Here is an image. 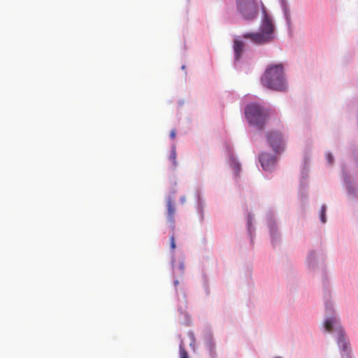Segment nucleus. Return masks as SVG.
Masks as SVG:
<instances>
[{
	"instance_id": "1",
	"label": "nucleus",
	"mask_w": 358,
	"mask_h": 358,
	"mask_svg": "<svg viewBox=\"0 0 358 358\" xmlns=\"http://www.w3.org/2000/svg\"><path fill=\"white\" fill-rule=\"evenodd\" d=\"M262 83L264 86L278 91H284L286 85L283 76L282 64L269 66L262 77Z\"/></svg>"
},
{
	"instance_id": "2",
	"label": "nucleus",
	"mask_w": 358,
	"mask_h": 358,
	"mask_svg": "<svg viewBox=\"0 0 358 358\" xmlns=\"http://www.w3.org/2000/svg\"><path fill=\"white\" fill-rule=\"evenodd\" d=\"M243 38L250 39L256 44L269 43L274 38V27L272 20L265 15L260 27V31L256 33H246Z\"/></svg>"
},
{
	"instance_id": "3",
	"label": "nucleus",
	"mask_w": 358,
	"mask_h": 358,
	"mask_svg": "<svg viewBox=\"0 0 358 358\" xmlns=\"http://www.w3.org/2000/svg\"><path fill=\"white\" fill-rule=\"evenodd\" d=\"M245 115L251 126L263 129L267 122L268 113L262 106L252 103L245 108Z\"/></svg>"
},
{
	"instance_id": "4",
	"label": "nucleus",
	"mask_w": 358,
	"mask_h": 358,
	"mask_svg": "<svg viewBox=\"0 0 358 358\" xmlns=\"http://www.w3.org/2000/svg\"><path fill=\"white\" fill-rule=\"evenodd\" d=\"M236 9L246 20H253L258 13L256 0H236Z\"/></svg>"
},
{
	"instance_id": "5",
	"label": "nucleus",
	"mask_w": 358,
	"mask_h": 358,
	"mask_svg": "<svg viewBox=\"0 0 358 358\" xmlns=\"http://www.w3.org/2000/svg\"><path fill=\"white\" fill-rule=\"evenodd\" d=\"M338 321L336 317L327 318L324 322V327L327 331H331L333 327L335 326L336 328L338 326ZM338 345L343 349V351H346L348 348V341L344 337L343 331L341 328L338 329V337H337Z\"/></svg>"
},
{
	"instance_id": "6",
	"label": "nucleus",
	"mask_w": 358,
	"mask_h": 358,
	"mask_svg": "<svg viewBox=\"0 0 358 358\" xmlns=\"http://www.w3.org/2000/svg\"><path fill=\"white\" fill-rule=\"evenodd\" d=\"M267 141L274 152H281L285 149V143L281 133L275 131H268L266 134Z\"/></svg>"
},
{
	"instance_id": "7",
	"label": "nucleus",
	"mask_w": 358,
	"mask_h": 358,
	"mask_svg": "<svg viewBox=\"0 0 358 358\" xmlns=\"http://www.w3.org/2000/svg\"><path fill=\"white\" fill-rule=\"evenodd\" d=\"M259 162L265 171H271L275 166L276 157L271 154L264 152L259 156Z\"/></svg>"
},
{
	"instance_id": "8",
	"label": "nucleus",
	"mask_w": 358,
	"mask_h": 358,
	"mask_svg": "<svg viewBox=\"0 0 358 358\" xmlns=\"http://www.w3.org/2000/svg\"><path fill=\"white\" fill-rule=\"evenodd\" d=\"M166 206H167V220L168 221L173 225L175 220L174 215L176 213V208L174 206V203L171 197L168 198L166 201Z\"/></svg>"
},
{
	"instance_id": "9",
	"label": "nucleus",
	"mask_w": 358,
	"mask_h": 358,
	"mask_svg": "<svg viewBox=\"0 0 358 358\" xmlns=\"http://www.w3.org/2000/svg\"><path fill=\"white\" fill-rule=\"evenodd\" d=\"M244 44L240 41H235L234 45V49L235 52V59L238 60L241 56Z\"/></svg>"
},
{
	"instance_id": "10",
	"label": "nucleus",
	"mask_w": 358,
	"mask_h": 358,
	"mask_svg": "<svg viewBox=\"0 0 358 358\" xmlns=\"http://www.w3.org/2000/svg\"><path fill=\"white\" fill-rule=\"evenodd\" d=\"M176 155H177V153H176V148H172L171 154L169 156V159H170V160H171V162L174 166H176V164H177Z\"/></svg>"
},
{
	"instance_id": "11",
	"label": "nucleus",
	"mask_w": 358,
	"mask_h": 358,
	"mask_svg": "<svg viewBox=\"0 0 358 358\" xmlns=\"http://www.w3.org/2000/svg\"><path fill=\"white\" fill-rule=\"evenodd\" d=\"M180 358H189L187 352L181 345H180Z\"/></svg>"
},
{
	"instance_id": "12",
	"label": "nucleus",
	"mask_w": 358,
	"mask_h": 358,
	"mask_svg": "<svg viewBox=\"0 0 358 358\" xmlns=\"http://www.w3.org/2000/svg\"><path fill=\"white\" fill-rule=\"evenodd\" d=\"M325 212H326V206L323 205L322 206L321 213H320V220L323 223H324L326 222Z\"/></svg>"
},
{
	"instance_id": "13",
	"label": "nucleus",
	"mask_w": 358,
	"mask_h": 358,
	"mask_svg": "<svg viewBox=\"0 0 358 358\" xmlns=\"http://www.w3.org/2000/svg\"><path fill=\"white\" fill-rule=\"evenodd\" d=\"M326 157H327V159L328 161V162L331 164L333 163V161H334V157L332 155L331 153L329 152V153H327L326 154Z\"/></svg>"
},
{
	"instance_id": "14",
	"label": "nucleus",
	"mask_w": 358,
	"mask_h": 358,
	"mask_svg": "<svg viewBox=\"0 0 358 358\" xmlns=\"http://www.w3.org/2000/svg\"><path fill=\"white\" fill-rule=\"evenodd\" d=\"M170 241H171V248L172 250H174L176 248V243H175L174 236H171Z\"/></svg>"
},
{
	"instance_id": "15",
	"label": "nucleus",
	"mask_w": 358,
	"mask_h": 358,
	"mask_svg": "<svg viewBox=\"0 0 358 358\" xmlns=\"http://www.w3.org/2000/svg\"><path fill=\"white\" fill-rule=\"evenodd\" d=\"M170 136L173 139L175 138V137H176V131L174 129L171 131Z\"/></svg>"
},
{
	"instance_id": "16",
	"label": "nucleus",
	"mask_w": 358,
	"mask_h": 358,
	"mask_svg": "<svg viewBox=\"0 0 358 358\" xmlns=\"http://www.w3.org/2000/svg\"><path fill=\"white\" fill-rule=\"evenodd\" d=\"M178 284H179V281H178V280H174V285H175L176 287V286H178Z\"/></svg>"
},
{
	"instance_id": "17",
	"label": "nucleus",
	"mask_w": 358,
	"mask_h": 358,
	"mask_svg": "<svg viewBox=\"0 0 358 358\" xmlns=\"http://www.w3.org/2000/svg\"><path fill=\"white\" fill-rule=\"evenodd\" d=\"M181 201H182V203L185 202V199L184 198H181Z\"/></svg>"
},
{
	"instance_id": "18",
	"label": "nucleus",
	"mask_w": 358,
	"mask_h": 358,
	"mask_svg": "<svg viewBox=\"0 0 358 358\" xmlns=\"http://www.w3.org/2000/svg\"><path fill=\"white\" fill-rule=\"evenodd\" d=\"M180 267H181V268H182V269H183V268H184V265H183V264H181V265H180Z\"/></svg>"
},
{
	"instance_id": "19",
	"label": "nucleus",
	"mask_w": 358,
	"mask_h": 358,
	"mask_svg": "<svg viewBox=\"0 0 358 358\" xmlns=\"http://www.w3.org/2000/svg\"><path fill=\"white\" fill-rule=\"evenodd\" d=\"M239 169H240L239 165H238V164H237V171H238V170H239Z\"/></svg>"
},
{
	"instance_id": "20",
	"label": "nucleus",
	"mask_w": 358,
	"mask_h": 358,
	"mask_svg": "<svg viewBox=\"0 0 358 358\" xmlns=\"http://www.w3.org/2000/svg\"><path fill=\"white\" fill-rule=\"evenodd\" d=\"M275 358H281V357H275Z\"/></svg>"
}]
</instances>
